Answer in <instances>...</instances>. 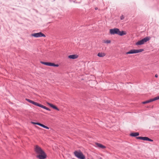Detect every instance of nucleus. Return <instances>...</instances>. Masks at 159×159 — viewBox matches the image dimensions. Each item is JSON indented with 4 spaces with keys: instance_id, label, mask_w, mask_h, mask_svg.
<instances>
[{
    "instance_id": "obj_1",
    "label": "nucleus",
    "mask_w": 159,
    "mask_h": 159,
    "mask_svg": "<svg viewBox=\"0 0 159 159\" xmlns=\"http://www.w3.org/2000/svg\"><path fill=\"white\" fill-rule=\"evenodd\" d=\"M34 150L37 153L39 154L36 156L37 158L39 159H45L47 158L46 154L39 146H35Z\"/></svg>"
},
{
    "instance_id": "obj_2",
    "label": "nucleus",
    "mask_w": 159,
    "mask_h": 159,
    "mask_svg": "<svg viewBox=\"0 0 159 159\" xmlns=\"http://www.w3.org/2000/svg\"><path fill=\"white\" fill-rule=\"evenodd\" d=\"M74 154L75 156L79 159H81L85 156L80 150L79 151H75Z\"/></svg>"
},
{
    "instance_id": "obj_3",
    "label": "nucleus",
    "mask_w": 159,
    "mask_h": 159,
    "mask_svg": "<svg viewBox=\"0 0 159 159\" xmlns=\"http://www.w3.org/2000/svg\"><path fill=\"white\" fill-rule=\"evenodd\" d=\"M31 35L32 36H33L36 38H38L42 37H46L45 35L41 32L33 33L31 34Z\"/></svg>"
},
{
    "instance_id": "obj_4",
    "label": "nucleus",
    "mask_w": 159,
    "mask_h": 159,
    "mask_svg": "<svg viewBox=\"0 0 159 159\" xmlns=\"http://www.w3.org/2000/svg\"><path fill=\"white\" fill-rule=\"evenodd\" d=\"M136 139H140L144 141H148L150 142H153V140L149 139L148 137H142V136H139L138 137H137Z\"/></svg>"
},
{
    "instance_id": "obj_5",
    "label": "nucleus",
    "mask_w": 159,
    "mask_h": 159,
    "mask_svg": "<svg viewBox=\"0 0 159 159\" xmlns=\"http://www.w3.org/2000/svg\"><path fill=\"white\" fill-rule=\"evenodd\" d=\"M119 29L117 28H115L110 30V33L111 34H118Z\"/></svg>"
},
{
    "instance_id": "obj_6",
    "label": "nucleus",
    "mask_w": 159,
    "mask_h": 159,
    "mask_svg": "<svg viewBox=\"0 0 159 159\" xmlns=\"http://www.w3.org/2000/svg\"><path fill=\"white\" fill-rule=\"evenodd\" d=\"M144 51L143 49H133L130 50L131 54L137 53L140 52Z\"/></svg>"
},
{
    "instance_id": "obj_7",
    "label": "nucleus",
    "mask_w": 159,
    "mask_h": 159,
    "mask_svg": "<svg viewBox=\"0 0 159 159\" xmlns=\"http://www.w3.org/2000/svg\"><path fill=\"white\" fill-rule=\"evenodd\" d=\"M25 100H26L27 101H28L29 102L31 103L32 104H33L35 105L36 106H37L38 107H39V105L40 104H39L38 102H35L31 100L30 99H29L26 98Z\"/></svg>"
},
{
    "instance_id": "obj_8",
    "label": "nucleus",
    "mask_w": 159,
    "mask_h": 159,
    "mask_svg": "<svg viewBox=\"0 0 159 159\" xmlns=\"http://www.w3.org/2000/svg\"><path fill=\"white\" fill-rule=\"evenodd\" d=\"M148 41V40H139L138 42L136 43L135 45H143Z\"/></svg>"
},
{
    "instance_id": "obj_9",
    "label": "nucleus",
    "mask_w": 159,
    "mask_h": 159,
    "mask_svg": "<svg viewBox=\"0 0 159 159\" xmlns=\"http://www.w3.org/2000/svg\"><path fill=\"white\" fill-rule=\"evenodd\" d=\"M78 57V55L77 54L71 55L68 56V58L70 59H75Z\"/></svg>"
},
{
    "instance_id": "obj_10",
    "label": "nucleus",
    "mask_w": 159,
    "mask_h": 159,
    "mask_svg": "<svg viewBox=\"0 0 159 159\" xmlns=\"http://www.w3.org/2000/svg\"><path fill=\"white\" fill-rule=\"evenodd\" d=\"M40 62L42 64L47 66H52L53 65V63L52 62H44L42 61H41Z\"/></svg>"
},
{
    "instance_id": "obj_11",
    "label": "nucleus",
    "mask_w": 159,
    "mask_h": 159,
    "mask_svg": "<svg viewBox=\"0 0 159 159\" xmlns=\"http://www.w3.org/2000/svg\"><path fill=\"white\" fill-rule=\"evenodd\" d=\"M139 135V132H132L129 134L131 137H136V138Z\"/></svg>"
},
{
    "instance_id": "obj_12",
    "label": "nucleus",
    "mask_w": 159,
    "mask_h": 159,
    "mask_svg": "<svg viewBox=\"0 0 159 159\" xmlns=\"http://www.w3.org/2000/svg\"><path fill=\"white\" fill-rule=\"evenodd\" d=\"M126 34V32L125 31H120V30H119V33H118V35L122 36L124 35H125Z\"/></svg>"
},
{
    "instance_id": "obj_13",
    "label": "nucleus",
    "mask_w": 159,
    "mask_h": 159,
    "mask_svg": "<svg viewBox=\"0 0 159 159\" xmlns=\"http://www.w3.org/2000/svg\"><path fill=\"white\" fill-rule=\"evenodd\" d=\"M96 144L98 147L102 149H104L106 148L105 146L101 143H97Z\"/></svg>"
},
{
    "instance_id": "obj_14",
    "label": "nucleus",
    "mask_w": 159,
    "mask_h": 159,
    "mask_svg": "<svg viewBox=\"0 0 159 159\" xmlns=\"http://www.w3.org/2000/svg\"><path fill=\"white\" fill-rule=\"evenodd\" d=\"M39 107L42 108L43 109H46V110L49 111H51V110L49 108L47 107L46 106H45L44 105H43L40 104Z\"/></svg>"
},
{
    "instance_id": "obj_15",
    "label": "nucleus",
    "mask_w": 159,
    "mask_h": 159,
    "mask_svg": "<svg viewBox=\"0 0 159 159\" xmlns=\"http://www.w3.org/2000/svg\"><path fill=\"white\" fill-rule=\"evenodd\" d=\"M105 55L106 53L102 52H99L97 54V56L99 57H102Z\"/></svg>"
},
{
    "instance_id": "obj_16",
    "label": "nucleus",
    "mask_w": 159,
    "mask_h": 159,
    "mask_svg": "<svg viewBox=\"0 0 159 159\" xmlns=\"http://www.w3.org/2000/svg\"><path fill=\"white\" fill-rule=\"evenodd\" d=\"M51 107L53 108V109H55L57 111H59V109L56 106L54 105L53 104H52V105H51V106H50Z\"/></svg>"
},
{
    "instance_id": "obj_17",
    "label": "nucleus",
    "mask_w": 159,
    "mask_h": 159,
    "mask_svg": "<svg viewBox=\"0 0 159 159\" xmlns=\"http://www.w3.org/2000/svg\"><path fill=\"white\" fill-rule=\"evenodd\" d=\"M39 126L43 127V128H45L46 129H49V128L47 126H46L45 125H44L42 124H41L40 123H39Z\"/></svg>"
},
{
    "instance_id": "obj_18",
    "label": "nucleus",
    "mask_w": 159,
    "mask_h": 159,
    "mask_svg": "<svg viewBox=\"0 0 159 159\" xmlns=\"http://www.w3.org/2000/svg\"><path fill=\"white\" fill-rule=\"evenodd\" d=\"M150 38H151L150 37H147L141 39V40H149L150 39Z\"/></svg>"
},
{
    "instance_id": "obj_19",
    "label": "nucleus",
    "mask_w": 159,
    "mask_h": 159,
    "mask_svg": "<svg viewBox=\"0 0 159 159\" xmlns=\"http://www.w3.org/2000/svg\"><path fill=\"white\" fill-rule=\"evenodd\" d=\"M111 42V40H104L103 43H109Z\"/></svg>"
},
{
    "instance_id": "obj_20",
    "label": "nucleus",
    "mask_w": 159,
    "mask_h": 159,
    "mask_svg": "<svg viewBox=\"0 0 159 159\" xmlns=\"http://www.w3.org/2000/svg\"><path fill=\"white\" fill-rule=\"evenodd\" d=\"M31 123L34 125H39V122H35L33 121H31Z\"/></svg>"
},
{
    "instance_id": "obj_21",
    "label": "nucleus",
    "mask_w": 159,
    "mask_h": 159,
    "mask_svg": "<svg viewBox=\"0 0 159 159\" xmlns=\"http://www.w3.org/2000/svg\"><path fill=\"white\" fill-rule=\"evenodd\" d=\"M53 65L52 66L53 67H58L59 66V65L58 64H55L54 63H53Z\"/></svg>"
},
{
    "instance_id": "obj_22",
    "label": "nucleus",
    "mask_w": 159,
    "mask_h": 159,
    "mask_svg": "<svg viewBox=\"0 0 159 159\" xmlns=\"http://www.w3.org/2000/svg\"><path fill=\"white\" fill-rule=\"evenodd\" d=\"M149 101L148 100H147L146 101H145L144 102H143L142 103L143 104H146V103H149Z\"/></svg>"
},
{
    "instance_id": "obj_23",
    "label": "nucleus",
    "mask_w": 159,
    "mask_h": 159,
    "mask_svg": "<svg viewBox=\"0 0 159 159\" xmlns=\"http://www.w3.org/2000/svg\"><path fill=\"white\" fill-rule=\"evenodd\" d=\"M125 18V17L123 15H122L120 17V19L121 20H123Z\"/></svg>"
},
{
    "instance_id": "obj_24",
    "label": "nucleus",
    "mask_w": 159,
    "mask_h": 159,
    "mask_svg": "<svg viewBox=\"0 0 159 159\" xmlns=\"http://www.w3.org/2000/svg\"><path fill=\"white\" fill-rule=\"evenodd\" d=\"M153 99L154 101H156V100L159 99L158 98L157 96L154 98H153Z\"/></svg>"
},
{
    "instance_id": "obj_25",
    "label": "nucleus",
    "mask_w": 159,
    "mask_h": 159,
    "mask_svg": "<svg viewBox=\"0 0 159 159\" xmlns=\"http://www.w3.org/2000/svg\"><path fill=\"white\" fill-rule=\"evenodd\" d=\"M149 103L151 102H152L153 101H154V100L153 98L149 100H148Z\"/></svg>"
},
{
    "instance_id": "obj_26",
    "label": "nucleus",
    "mask_w": 159,
    "mask_h": 159,
    "mask_svg": "<svg viewBox=\"0 0 159 159\" xmlns=\"http://www.w3.org/2000/svg\"><path fill=\"white\" fill-rule=\"evenodd\" d=\"M130 50L127 52H126V53H125V54H130Z\"/></svg>"
},
{
    "instance_id": "obj_27",
    "label": "nucleus",
    "mask_w": 159,
    "mask_h": 159,
    "mask_svg": "<svg viewBox=\"0 0 159 159\" xmlns=\"http://www.w3.org/2000/svg\"><path fill=\"white\" fill-rule=\"evenodd\" d=\"M47 104L49 105V106H51V105H52V103H50L49 102H47Z\"/></svg>"
},
{
    "instance_id": "obj_28",
    "label": "nucleus",
    "mask_w": 159,
    "mask_h": 159,
    "mask_svg": "<svg viewBox=\"0 0 159 159\" xmlns=\"http://www.w3.org/2000/svg\"><path fill=\"white\" fill-rule=\"evenodd\" d=\"M158 75H157V74H156L155 75V77L156 78H157L158 77Z\"/></svg>"
},
{
    "instance_id": "obj_29",
    "label": "nucleus",
    "mask_w": 159,
    "mask_h": 159,
    "mask_svg": "<svg viewBox=\"0 0 159 159\" xmlns=\"http://www.w3.org/2000/svg\"><path fill=\"white\" fill-rule=\"evenodd\" d=\"M85 156H84L81 159H85Z\"/></svg>"
},
{
    "instance_id": "obj_30",
    "label": "nucleus",
    "mask_w": 159,
    "mask_h": 159,
    "mask_svg": "<svg viewBox=\"0 0 159 159\" xmlns=\"http://www.w3.org/2000/svg\"><path fill=\"white\" fill-rule=\"evenodd\" d=\"M95 9L96 10H97L98 9V8L97 7H95Z\"/></svg>"
},
{
    "instance_id": "obj_31",
    "label": "nucleus",
    "mask_w": 159,
    "mask_h": 159,
    "mask_svg": "<svg viewBox=\"0 0 159 159\" xmlns=\"http://www.w3.org/2000/svg\"><path fill=\"white\" fill-rule=\"evenodd\" d=\"M99 159H102V158L101 157H100Z\"/></svg>"
},
{
    "instance_id": "obj_32",
    "label": "nucleus",
    "mask_w": 159,
    "mask_h": 159,
    "mask_svg": "<svg viewBox=\"0 0 159 159\" xmlns=\"http://www.w3.org/2000/svg\"><path fill=\"white\" fill-rule=\"evenodd\" d=\"M158 98V99H159V96H157Z\"/></svg>"
}]
</instances>
